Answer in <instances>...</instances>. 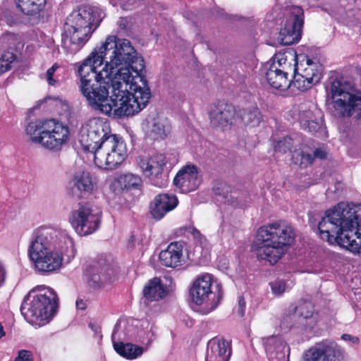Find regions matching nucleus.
Returning a JSON list of instances; mask_svg holds the SVG:
<instances>
[{
    "label": "nucleus",
    "mask_w": 361,
    "mask_h": 361,
    "mask_svg": "<svg viewBox=\"0 0 361 361\" xmlns=\"http://www.w3.org/2000/svg\"><path fill=\"white\" fill-rule=\"evenodd\" d=\"M90 59L78 67V87L88 105L94 110L114 117L133 116L146 107L148 99H135L129 84L112 78Z\"/></svg>",
    "instance_id": "f257e3e1"
},
{
    "label": "nucleus",
    "mask_w": 361,
    "mask_h": 361,
    "mask_svg": "<svg viewBox=\"0 0 361 361\" xmlns=\"http://www.w3.org/2000/svg\"><path fill=\"white\" fill-rule=\"evenodd\" d=\"M87 58L100 67L105 63L102 68L116 79L128 83L135 99L149 101L152 94L146 79L145 60L128 39L109 35Z\"/></svg>",
    "instance_id": "f03ea898"
},
{
    "label": "nucleus",
    "mask_w": 361,
    "mask_h": 361,
    "mask_svg": "<svg viewBox=\"0 0 361 361\" xmlns=\"http://www.w3.org/2000/svg\"><path fill=\"white\" fill-rule=\"evenodd\" d=\"M320 238L353 253L361 252V204L339 202L317 224Z\"/></svg>",
    "instance_id": "7ed1b4c3"
},
{
    "label": "nucleus",
    "mask_w": 361,
    "mask_h": 361,
    "mask_svg": "<svg viewBox=\"0 0 361 361\" xmlns=\"http://www.w3.org/2000/svg\"><path fill=\"white\" fill-rule=\"evenodd\" d=\"M28 253L39 271L52 272L63 264H68L75 257V250L65 231L44 227L36 233Z\"/></svg>",
    "instance_id": "20e7f679"
},
{
    "label": "nucleus",
    "mask_w": 361,
    "mask_h": 361,
    "mask_svg": "<svg viewBox=\"0 0 361 361\" xmlns=\"http://www.w3.org/2000/svg\"><path fill=\"white\" fill-rule=\"evenodd\" d=\"M107 130L102 121L90 119L81 128L79 141L84 150L94 154L96 164L114 169L125 159L126 148L121 138L109 134Z\"/></svg>",
    "instance_id": "39448f33"
},
{
    "label": "nucleus",
    "mask_w": 361,
    "mask_h": 361,
    "mask_svg": "<svg viewBox=\"0 0 361 361\" xmlns=\"http://www.w3.org/2000/svg\"><path fill=\"white\" fill-rule=\"evenodd\" d=\"M295 238L293 228L282 223H273L258 229L252 249L260 260L276 264Z\"/></svg>",
    "instance_id": "423d86ee"
},
{
    "label": "nucleus",
    "mask_w": 361,
    "mask_h": 361,
    "mask_svg": "<svg viewBox=\"0 0 361 361\" xmlns=\"http://www.w3.org/2000/svg\"><path fill=\"white\" fill-rule=\"evenodd\" d=\"M58 298L54 291L48 287L32 289L24 298L20 311L30 323L49 321L56 313Z\"/></svg>",
    "instance_id": "0eeeda50"
},
{
    "label": "nucleus",
    "mask_w": 361,
    "mask_h": 361,
    "mask_svg": "<svg viewBox=\"0 0 361 361\" xmlns=\"http://www.w3.org/2000/svg\"><path fill=\"white\" fill-rule=\"evenodd\" d=\"M327 101L332 100L334 108L340 116H350L355 111H361V97L346 90V85L337 79L326 87Z\"/></svg>",
    "instance_id": "6e6552de"
},
{
    "label": "nucleus",
    "mask_w": 361,
    "mask_h": 361,
    "mask_svg": "<svg viewBox=\"0 0 361 361\" xmlns=\"http://www.w3.org/2000/svg\"><path fill=\"white\" fill-rule=\"evenodd\" d=\"M69 219L75 232L81 236L94 233L101 221L99 212L88 203L79 204L78 208L72 211Z\"/></svg>",
    "instance_id": "1a4fd4ad"
},
{
    "label": "nucleus",
    "mask_w": 361,
    "mask_h": 361,
    "mask_svg": "<svg viewBox=\"0 0 361 361\" xmlns=\"http://www.w3.org/2000/svg\"><path fill=\"white\" fill-rule=\"evenodd\" d=\"M137 165L144 176L147 177L152 183L157 187H164L168 181V171L166 156L163 154H156L151 157H140Z\"/></svg>",
    "instance_id": "9d476101"
},
{
    "label": "nucleus",
    "mask_w": 361,
    "mask_h": 361,
    "mask_svg": "<svg viewBox=\"0 0 361 361\" xmlns=\"http://www.w3.org/2000/svg\"><path fill=\"white\" fill-rule=\"evenodd\" d=\"M212 283V275L205 274L198 277L190 289V296L192 302L197 305H200L208 301L209 311L214 310L223 297V292L221 290H219L217 295L211 290Z\"/></svg>",
    "instance_id": "9b49d317"
},
{
    "label": "nucleus",
    "mask_w": 361,
    "mask_h": 361,
    "mask_svg": "<svg viewBox=\"0 0 361 361\" xmlns=\"http://www.w3.org/2000/svg\"><path fill=\"white\" fill-rule=\"evenodd\" d=\"M303 10L299 7L293 11V18L287 20L284 27L281 29L278 41L284 46L298 42L301 38L303 26Z\"/></svg>",
    "instance_id": "f8f14e48"
},
{
    "label": "nucleus",
    "mask_w": 361,
    "mask_h": 361,
    "mask_svg": "<svg viewBox=\"0 0 361 361\" xmlns=\"http://www.w3.org/2000/svg\"><path fill=\"white\" fill-rule=\"evenodd\" d=\"M113 272L110 264L105 259H101L87 267L85 276L89 286L96 289L108 283Z\"/></svg>",
    "instance_id": "ddd939ff"
},
{
    "label": "nucleus",
    "mask_w": 361,
    "mask_h": 361,
    "mask_svg": "<svg viewBox=\"0 0 361 361\" xmlns=\"http://www.w3.org/2000/svg\"><path fill=\"white\" fill-rule=\"evenodd\" d=\"M342 355L341 349L335 342L326 341L308 350L303 361H335L339 360Z\"/></svg>",
    "instance_id": "4468645a"
},
{
    "label": "nucleus",
    "mask_w": 361,
    "mask_h": 361,
    "mask_svg": "<svg viewBox=\"0 0 361 361\" xmlns=\"http://www.w3.org/2000/svg\"><path fill=\"white\" fill-rule=\"evenodd\" d=\"M208 114L212 128H224L233 123L235 109L232 104L219 101L210 106Z\"/></svg>",
    "instance_id": "2eb2a0df"
},
{
    "label": "nucleus",
    "mask_w": 361,
    "mask_h": 361,
    "mask_svg": "<svg viewBox=\"0 0 361 361\" xmlns=\"http://www.w3.org/2000/svg\"><path fill=\"white\" fill-rule=\"evenodd\" d=\"M94 28H64L62 35V46L71 54L78 51L89 40L91 35L97 27Z\"/></svg>",
    "instance_id": "dca6fc26"
},
{
    "label": "nucleus",
    "mask_w": 361,
    "mask_h": 361,
    "mask_svg": "<svg viewBox=\"0 0 361 361\" xmlns=\"http://www.w3.org/2000/svg\"><path fill=\"white\" fill-rule=\"evenodd\" d=\"M93 188L90 173L86 171H78L69 182L68 194L77 200L87 198L92 192Z\"/></svg>",
    "instance_id": "f3484780"
},
{
    "label": "nucleus",
    "mask_w": 361,
    "mask_h": 361,
    "mask_svg": "<svg viewBox=\"0 0 361 361\" xmlns=\"http://www.w3.org/2000/svg\"><path fill=\"white\" fill-rule=\"evenodd\" d=\"M173 184L184 193L196 190L200 184L197 167L195 165L184 166L175 176Z\"/></svg>",
    "instance_id": "a211bd4d"
},
{
    "label": "nucleus",
    "mask_w": 361,
    "mask_h": 361,
    "mask_svg": "<svg viewBox=\"0 0 361 361\" xmlns=\"http://www.w3.org/2000/svg\"><path fill=\"white\" fill-rule=\"evenodd\" d=\"M143 128L147 136L153 140L165 139L171 131L167 121L158 116L147 117L143 123Z\"/></svg>",
    "instance_id": "6ab92c4d"
},
{
    "label": "nucleus",
    "mask_w": 361,
    "mask_h": 361,
    "mask_svg": "<svg viewBox=\"0 0 361 361\" xmlns=\"http://www.w3.org/2000/svg\"><path fill=\"white\" fill-rule=\"evenodd\" d=\"M95 23L94 12L90 8L82 7L73 11L66 18L64 28H92Z\"/></svg>",
    "instance_id": "aec40b11"
},
{
    "label": "nucleus",
    "mask_w": 361,
    "mask_h": 361,
    "mask_svg": "<svg viewBox=\"0 0 361 361\" xmlns=\"http://www.w3.org/2000/svg\"><path fill=\"white\" fill-rule=\"evenodd\" d=\"M176 195L161 193L157 195L150 204V212L154 219L159 220L178 205Z\"/></svg>",
    "instance_id": "412c9836"
},
{
    "label": "nucleus",
    "mask_w": 361,
    "mask_h": 361,
    "mask_svg": "<svg viewBox=\"0 0 361 361\" xmlns=\"http://www.w3.org/2000/svg\"><path fill=\"white\" fill-rule=\"evenodd\" d=\"M263 343L271 361H284L286 343L279 336H271L263 338Z\"/></svg>",
    "instance_id": "4be33fe9"
},
{
    "label": "nucleus",
    "mask_w": 361,
    "mask_h": 361,
    "mask_svg": "<svg viewBox=\"0 0 361 361\" xmlns=\"http://www.w3.org/2000/svg\"><path fill=\"white\" fill-rule=\"evenodd\" d=\"M183 243H171L167 248L159 254V259L162 265L176 268L182 264Z\"/></svg>",
    "instance_id": "5701e85b"
},
{
    "label": "nucleus",
    "mask_w": 361,
    "mask_h": 361,
    "mask_svg": "<svg viewBox=\"0 0 361 361\" xmlns=\"http://www.w3.org/2000/svg\"><path fill=\"white\" fill-rule=\"evenodd\" d=\"M119 325V322L116 324L111 336L114 350L121 356L128 360H134L140 357L146 350V348L131 343L114 341V336L118 330Z\"/></svg>",
    "instance_id": "b1692460"
},
{
    "label": "nucleus",
    "mask_w": 361,
    "mask_h": 361,
    "mask_svg": "<svg viewBox=\"0 0 361 361\" xmlns=\"http://www.w3.org/2000/svg\"><path fill=\"white\" fill-rule=\"evenodd\" d=\"M288 73L283 68H279L274 63L266 73V78L269 84L274 88L282 91L291 87L290 79L288 78Z\"/></svg>",
    "instance_id": "393cba45"
},
{
    "label": "nucleus",
    "mask_w": 361,
    "mask_h": 361,
    "mask_svg": "<svg viewBox=\"0 0 361 361\" xmlns=\"http://www.w3.org/2000/svg\"><path fill=\"white\" fill-rule=\"evenodd\" d=\"M208 346L205 361H228L231 352L228 351V343L224 340L211 341Z\"/></svg>",
    "instance_id": "a878e982"
},
{
    "label": "nucleus",
    "mask_w": 361,
    "mask_h": 361,
    "mask_svg": "<svg viewBox=\"0 0 361 361\" xmlns=\"http://www.w3.org/2000/svg\"><path fill=\"white\" fill-rule=\"evenodd\" d=\"M169 293V288L159 278L150 280L143 290L144 296L149 301L163 299Z\"/></svg>",
    "instance_id": "bb28decb"
},
{
    "label": "nucleus",
    "mask_w": 361,
    "mask_h": 361,
    "mask_svg": "<svg viewBox=\"0 0 361 361\" xmlns=\"http://www.w3.org/2000/svg\"><path fill=\"white\" fill-rule=\"evenodd\" d=\"M312 314L311 312L307 310V307L305 305H300L298 307H293V312L287 314L283 318L281 322V327L283 329H290L291 325L286 324L288 319H290L293 321L294 326L295 325H305L304 322L306 319L310 318Z\"/></svg>",
    "instance_id": "cd10ccee"
},
{
    "label": "nucleus",
    "mask_w": 361,
    "mask_h": 361,
    "mask_svg": "<svg viewBox=\"0 0 361 361\" xmlns=\"http://www.w3.org/2000/svg\"><path fill=\"white\" fill-rule=\"evenodd\" d=\"M47 0H16V4L20 11L27 16H36L44 10Z\"/></svg>",
    "instance_id": "c85d7f7f"
},
{
    "label": "nucleus",
    "mask_w": 361,
    "mask_h": 361,
    "mask_svg": "<svg viewBox=\"0 0 361 361\" xmlns=\"http://www.w3.org/2000/svg\"><path fill=\"white\" fill-rule=\"evenodd\" d=\"M213 191L215 195L219 197V201L233 207L238 205L237 197L233 195L231 186L226 183H216L213 188Z\"/></svg>",
    "instance_id": "c756f323"
},
{
    "label": "nucleus",
    "mask_w": 361,
    "mask_h": 361,
    "mask_svg": "<svg viewBox=\"0 0 361 361\" xmlns=\"http://www.w3.org/2000/svg\"><path fill=\"white\" fill-rule=\"evenodd\" d=\"M47 126V121L37 120L30 122L26 126L25 133L30 140L37 144H41Z\"/></svg>",
    "instance_id": "7c9ffc66"
},
{
    "label": "nucleus",
    "mask_w": 361,
    "mask_h": 361,
    "mask_svg": "<svg viewBox=\"0 0 361 361\" xmlns=\"http://www.w3.org/2000/svg\"><path fill=\"white\" fill-rule=\"evenodd\" d=\"M271 142L272 147L276 153L285 154L289 152L293 155V154H294V149H296L295 141L289 135L279 137L273 136L271 137Z\"/></svg>",
    "instance_id": "2f4dec72"
},
{
    "label": "nucleus",
    "mask_w": 361,
    "mask_h": 361,
    "mask_svg": "<svg viewBox=\"0 0 361 361\" xmlns=\"http://www.w3.org/2000/svg\"><path fill=\"white\" fill-rule=\"evenodd\" d=\"M49 124L51 126L52 133L55 139L54 144L59 146V149L66 144L68 139L69 129L67 126H64L61 123L56 122L54 119L49 120Z\"/></svg>",
    "instance_id": "473e14b6"
},
{
    "label": "nucleus",
    "mask_w": 361,
    "mask_h": 361,
    "mask_svg": "<svg viewBox=\"0 0 361 361\" xmlns=\"http://www.w3.org/2000/svg\"><path fill=\"white\" fill-rule=\"evenodd\" d=\"M240 116L245 125L251 127L259 126L262 119L259 109L255 106L241 109L240 111Z\"/></svg>",
    "instance_id": "72a5a7b5"
},
{
    "label": "nucleus",
    "mask_w": 361,
    "mask_h": 361,
    "mask_svg": "<svg viewBox=\"0 0 361 361\" xmlns=\"http://www.w3.org/2000/svg\"><path fill=\"white\" fill-rule=\"evenodd\" d=\"M190 233L197 240L194 247L193 255L200 259L201 257H207L209 254V247L206 238L202 236L200 232L195 227L190 228Z\"/></svg>",
    "instance_id": "f704fd0d"
},
{
    "label": "nucleus",
    "mask_w": 361,
    "mask_h": 361,
    "mask_svg": "<svg viewBox=\"0 0 361 361\" xmlns=\"http://www.w3.org/2000/svg\"><path fill=\"white\" fill-rule=\"evenodd\" d=\"M302 64H300V70L302 73V75L305 77V80H309L310 83L315 85L319 82L322 77V73L320 68V66L317 64H310L309 67H306L302 68Z\"/></svg>",
    "instance_id": "c9c22d12"
},
{
    "label": "nucleus",
    "mask_w": 361,
    "mask_h": 361,
    "mask_svg": "<svg viewBox=\"0 0 361 361\" xmlns=\"http://www.w3.org/2000/svg\"><path fill=\"white\" fill-rule=\"evenodd\" d=\"M299 70L300 66L298 63L295 64L293 80H290L291 87L293 86L300 91H305L314 85L310 83L309 80H305L302 73H299Z\"/></svg>",
    "instance_id": "e433bc0d"
},
{
    "label": "nucleus",
    "mask_w": 361,
    "mask_h": 361,
    "mask_svg": "<svg viewBox=\"0 0 361 361\" xmlns=\"http://www.w3.org/2000/svg\"><path fill=\"white\" fill-rule=\"evenodd\" d=\"M118 183L122 188L129 190L137 188L142 183V179L137 175L127 173L119 177Z\"/></svg>",
    "instance_id": "4c0bfd02"
},
{
    "label": "nucleus",
    "mask_w": 361,
    "mask_h": 361,
    "mask_svg": "<svg viewBox=\"0 0 361 361\" xmlns=\"http://www.w3.org/2000/svg\"><path fill=\"white\" fill-rule=\"evenodd\" d=\"M292 161L296 165H300L302 168L307 167L314 161V157L311 154L305 153L303 151L294 149V154L292 155Z\"/></svg>",
    "instance_id": "58836bf2"
},
{
    "label": "nucleus",
    "mask_w": 361,
    "mask_h": 361,
    "mask_svg": "<svg viewBox=\"0 0 361 361\" xmlns=\"http://www.w3.org/2000/svg\"><path fill=\"white\" fill-rule=\"evenodd\" d=\"M51 124H49V120L47 121V126L45 129V132L43 136V141L41 142V145L45 148L53 150V151H59V147L56 146L54 142V139H55L54 135L52 133V130Z\"/></svg>",
    "instance_id": "ea45409f"
},
{
    "label": "nucleus",
    "mask_w": 361,
    "mask_h": 361,
    "mask_svg": "<svg viewBox=\"0 0 361 361\" xmlns=\"http://www.w3.org/2000/svg\"><path fill=\"white\" fill-rule=\"evenodd\" d=\"M16 56L12 51H5L0 58V73H3L11 68V64L16 60Z\"/></svg>",
    "instance_id": "a19ab883"
},
{
    "label": "nucleus",
    "mask_w": 361,
    "mask_h": 361,
    "mask_svg": "<svg viewBox=\"0 0 361 361\" xmlns=\"http://www.w3.org/2000/svg\"><path fill=\"white\" fill-rule=\"evenodd\" d=\"M271 288L274 294L280 295L285 292L286 289V283L283 280L277 279L270 283Z\"/></svg>",
    "instance_id": "79ce46f5"
},
{
    "label": "nucleus",
    "mask_w": 361,
    "mask_h": 361,
    "mask_svg": "<svg viewBox=\"0 0 361 361\" xmlns=\"http://www.w3.org/2000/svg\"><path fill=\"white\" fill-rule=\"evenodd\" d=\"M133 23V20L132 17L120 18L118 21V25L120 30L126 32L131 30Z\"/></svg>",
    "instance_id": "37998d69"
},
{
    "label": "nucleus",
    "mask_w": 361,
    "mask_h": 361,
    "mask_svg": "<svg viewBox=\"0 0 361 361\" xmlns=\"http://www.w3.org/2000/svg\"><path fill=\"white\" fill-rule=\"evenodd\" d=\"M302 127L305 129H308L310 133H316L320 129L321 124L317 121L311 120L308 123L305 121V125Z\"/></svg>",
    "instance_id": "c03bdc74"
},
{
    "label": "nucleus",
    "mask_w": 361,
    "mask_h": 361,
    "mask_svg": "<svg viewBox=\"0 0 361 361\" xmlns=\"http://www.w3.org/2000/svg\"><path fill=\"white\" fill-rule=\"evenodd\" d=\"M58 68L59 66L56 63H54L52 67L49 68L47 71V80L50 85H54L56 83V81L53 78V75Z\"/></svg>",
    "instance_id": "a18cd8bd"
},
{
    "label": "nucleus",
    "mask_w": 361,
    "mask_h": 361,
    "mask_svg": "<svg viewBox=\"0 0 361 361\" xmlns=\"http://www.w3.org/2000/svg\"><path fill=\"white\" fill-rule=\"evenodd\" d=\"M298 116L299 121L302 126L305 125V121L308 123L309 121L312 120V114L310 111H303L302 112H300Z\"/></svg>",
    "instance_id": "49530a36"
},
{
    "label": "nucleus",
    "mask_w": 361,
    "mask_h": 361,
    "mask_svg": "<svg viewBox=\"0 0 361 361\" xmlns=\"http://www.w3.org/2000/svg\"><path fill=\"white\" fill-rule=\"evenodd\" d=\"M17 358L21 361H33L31 352L25 350H20Z\"/></svg>",
    "instance_id": "de8ad7c7"
},
{
    "label": "nucleus",
    "mask_w": 361,
    "mask_h": 361,
    "mask_svg": "<svg viewBox=\"0 0 361 361\" xmlns=\"http://www.w3.org/2000/svg\"><path fill=\"white\" fill-rule=\"evenodd\" d=\"M245 308V301L243 297H240L238 300V307L237 309V313L239 317H242L244 316Z\"/></svg>",
    "instance_id": "09e8293b"
},
{
    "label": "nucleus",
    "mask_w": 361,
    "mask_h": 361,
    "mask_svg": "<svg viewBox=\"0 0 361 361\" xmlns=\"http://www.w3.org/2000/svg\"><path fill=\"white\" fill-rule=\"evenodd\" d=\"M14 39H15V36L13 35L6 34L5 35H3L0 38V43L11 44V42L13 41Z\"/></svg>",
    "instance_id": "8fccbe9b"
},
{
    "label": "nucleus",
    "mask_w": 361,
    "mask_h": 361,
    "mask_svg": "<svg viewBox=\"0 0 361 361\" xmlns=\"http://www.w3.org/2000/svg\"><path fill=\"white\" fill-rule=\"evenodd\" d=\"M341 338L344 341H350L353 343H357L359 338L357 336H353L350 334H344L341 336Z\"/></svg>",
    "instance_id": "3c124183"
},
{
    "label": "nucleus",
    "mask_w": 361,
    "mask_h": 361,
    "mask_svg": "<svg viewBox=\"0 0 361 361\" xmlns=\"http://www.w3.org/2000/svg\"><path fill=\"white\" fill-rule=\"evenodd\" d=\"M312 157L314 158H319V159H324L326 156V153L321 149H316L314 152H313V154H312Z\"/></svg>",
    "instance_id": "603ef678"
},
{
    "label": "nucleus",
    "mask_w": 361,
    "mask_h": 361,
    "mask_svg": "<svg viewBox=\"0 0 361 361\" xmlns=\"http://www.w3.org/2000/svg\"><path fill=\"white\" fill-rule=\"evenodd\" d=\"M6 278V271L4 267L0 264V286L4 283Z\"/></svg>",
    "instance_id": "864d4df0"
},
{
    "label": "nucleus",
    "mask_w": 361,
    "mask_h": 361,
    "mask_svg": "<svg viewBox=\"0 0 361 361\" xmlns=\"http://www.w3.org/2000/svg\"><path fill=\"white\" fill-rule=\"evenodd\" d=\"M76 307L79 310H85L86 309V304L82 299H78L76 301Z\"/></svg>",
    "instance_id": "5fc2aeb1"
},
{
    "label": "nucleus",
    "mask_w": 361,
    "mask_h": 361,
    "mask_svg": "<svg viewBox=\"0 0 361 361\" xmlns=\"http://www.w3.org/2000/svg\"><path fill=\"white\" fill-rule=\"evenodd\" d=\"M341 189H342V183L339 181H337L335 183L334 190H332V192L337 194Z\"/></svg>",
    "instance_id": "6e6d98bb"
},
{
    "label": "nucleus",
    "mask_w": 361,
    "mask_h": 361,
    "mask_svg": "<svg viewBox=\"0 0 361 361\" xmlns=\"http://www.w3.org/2000/svg\"><path fill=\"white\" fill-rule=\"evenodd\" d=\"M317 219L314 216L310 215L309 222L312 226H314L316 225Z\"/></svg>",
    "instance_id": "4d7b16f0"
},
{
    "label": "nucleus",
    "mask_w": 361,
    "mask_h": 361,
    "mask_svg": "<svg viewBox=\"0 0 361 361\" xmlns=\"http://www.w3.org/2000/svg\"><path fill=\"white\" fill-rule=\"evenodd\" d=\"M315 64L312 61V59H309L307 57V59H306V65L307 66V67H309L310 66V64Z\"/></svg>",
    "instance_id": "13d9d810"
},
{
    "label": "nucleus",
    "mask_w": 361,
    "mask_h": 361,
    "mask_svg": "<svg viewBox=\"0 0 361 361\" xmlns=\"http://www.w3.org/2000/svg\"><path fill=\"white\" fill-rule=\"evenodd\" d=\"M286 324H289V325H291V327L294 326L293 321H291L290 319H288Z\"/></svg>",
    "instance_id": "bf43d9fd"
},
{
    "label": "nucleus",
    "mask_w": 361,
    "mask_h": 361,
    "mask_svg": "<svg viewBox=\"0 0 361 361\" xmlns=\"http://www.w3.org/2000/svg\"><path fill=\"white\" fill-rule=\"evenodd\" d=\"M281 60H282V59H279V60L278 61V63H279V66H281Z\"/></svg>",
    "instance_id": "052dcab7"
},
{
    "label": "nucleus",
    "mask_w": 361,
    "mask_h": 361,
    "mask_svg": "<svg viewBox=\"0 0 361 361\" xmlns=\"http://www.w3.org/2000/svg\"><path fill=\"white\" fill-rule=\"evenodd\" d=\"M130 242H133L134 241V236H131L130 238Z\"/></svg>",
    "instance_id": "680f3d73"
},
{
    "label": "nucleus",
    "mask_w": 361,
    "mask_h": 361,
    "mask_svg": "<svg viewBox=\"0 0 361 361\" xmlns=\"http://www.w3.org/2000/svg\"><path fill=\"white\" fill-rule=\"evenodd\" d=\"M287 352L289 354V353H290V348H287Z\"/></svg>",
    "instance_id": "e2e57ef3"
},
{
    "label": "nucleus",
    "mask_w": 361,
    "mask_h": 361,
    "mask_svg": "<svg viewBox=\"0 0 361 361\" xmlns=\"http://www.w3.org/2000/svg\"><path fill=\"white\" fill-rule=\"evenodd\" d=\"M12 22H13L12 20H11V21H9V20H8V24H11V23H12Z\"/></svg>",
    "instance_id": "0e129e2a"
},
{
    "label": "nucleus",
    "mask_w": 361,
    "mask_h": 361,
    "mask_svg": "<svg viewBox=\"0 0 361 361\" xmlns=\"http://www.w3.org/2000/svg\"><path fill=\"white\" fill-rule=\"evenodd\" d=\"M331 190L330 188H328L327 192L331 191Z\"/></svg>",
    "instance_id": "69168bd1"
}]
</instances>
